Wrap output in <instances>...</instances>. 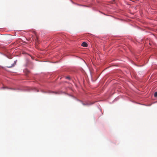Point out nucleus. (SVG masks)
<instances>
[{"mask_svg":"<svg viewBox=\"0 0 157 157\" xmlns=\"http://www.w3.org/2000/svg\"><path fill=\"white\" fill-rule=\"evenodd\" d=\"M70 96H71V97H72L73 98H74L76 100H77V101H79L80 102H81V103L83 105H88V106H89V105H92L93 103H89L86 102V103H83L82 101H81L80 100H79L78 99H77L75 97H73V96H71V95H70Z\"/></svg>","mask_w":157,"mask_h":157,"instance_id":"nucleus-1","label":"nucleus"},{"mask_svg":"<svg viewBox=\"0 0 157 157\" xmlns=\"http://www.w3.org/2000/svg\"><path fill=\"white\" fill-rule=\"evenodd\" d=\"M2 89H5V88H6L7 89H10V90H16L15 89H14V88H9L8 87H5V86H3V87H2L1 88Z\"/></svg>","mask_w":157,"mask_h":157,"instance_id":"nucleus-2","label":"nucleus"},{"mask_svg":"<svg viewBox=\"0 0 157 157\" xmlns=\"http://www.w3.org/2000/svg\"><path fill=\"white\" fill-rule=\"evenodd\" d=\"M82 46L83 47H87V44L85 42H83L82 44Z\"/></svg>","mask_w":157,"mask_h":157,"instance_id":"nucleus-3","label":"nucleus"},{"mask_svg":"<svg viewBox=\"0 0 157 157\" xmlns=\"http://www.w3.org/2000/svg\"><path fill=\"white\" fill-rule=\"evenodd\" d=\"M154 96L155 97H157V92H155L154 94Z\"/></svg>","mask_w":157,"mask_h":157,"instance_id":"nucleus-4","label":"nucleus"},{"mask_svg":"<svg viewBox=\"0 0 157 157\" xmlns=\"http://www.w3.org/2000/svg\"><path fill=\"white\" fill-rule=\"evenodd\" d=\"M15 65V63H13L12 65L10 67H13V66H14Z\"/></svg>","mask_w":157,"mask_h":157,"instance_id":"nucleus-5","label":"nucleus"},{"mask_svg":"<svg viewBox=\"0 0 157 157\" xmlns=\"http://www.w3.org/2000/svg\"><path fill=\"white\" fill-rule=\"evenodd\" d=\"M33 90H34V91H36V92H38V90H37V89H36V88H33Z\"/></svg>","mask_w":157,"mask_h":157,"instance_id":"nucleus-6","label":"nucleus"},{"mask_svg":"<svg viewBox=\"0 0 157 157\" xmlns=\"http://www.w3.org/2000/svg\"><path fill=\"white\" fill-rule=\"evenodd\" d=\"M0 53L1 54L3 55V56H4L6 57H8L7 56H6V54H3L2 53H1L0 52Z\"/></svg>","mask_w":157,"mask_h":157,"instance_id":"nucleus-7","label":"nucleus"},{"mask_svg":"<svg viewBox=\"0 0 157 157\" xmlns=\"http://www.w3.org/2000/svg\"><path fill=\"white\" fill-rule=\"evenodd\" d=\"M66 78L68 79H70V78L69 77H66Z\"/></svg>","mask_w":157,"mask_h":157,"instance_id":"nucleus-8","label":"nucleus"},{"mask_svg":"<svg viewBox=\"0 0 157 157\" xmlns=\"http://www.w3.org/2000/svg\"><path fill=\"white\" fill-rule=\"evenodd\" d=\"M17 61V60H15L14 61V63H15V64H16V62Z\"/></svg>","mask_w":157,"mask_h":157,"instance_id":"nucleus-9","label":"nucleus"},{"mask_svg":"<svg viewBox=\"0 0 157 157\" xmlns=\"http://www.w3.org/2000/svg\"><path fill=\"white\" fill-rule=\"evenodd\" d=\"M151 105H145V106H150Z\"/></svg>","mask_w":157,"mask_h":157,"instance_id":"nucleus-10","label":"nucleus"},{"mask_svg":"<svg viewBox=\"0 0 157 157\" xmlns=\"http://www.w3.org/2000/svg\"><path fill=\"white\" fill-rule=\"evenodd\" d=\"M86 6V7L87 6Z\"/></svg>","mask_w":157,"mask_h":157,"instance_id":"nucleus-11","label":"nucleus"}]
</instances>
